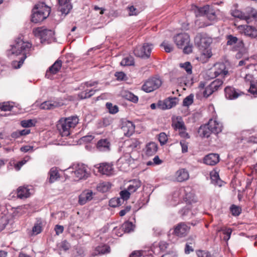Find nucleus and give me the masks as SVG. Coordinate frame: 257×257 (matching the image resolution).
<instances>
[{"label": "nucleus", "mask_w": 257, "mask_h": 257, "mask_svg": "<svg viewBox=\"0 0 257 257\" xmlns=\"http://www.w3.org/2000/svg\"><path fill=\"white\" fill-rule=\"evenodd\" d=\"M31 48L32 44L25 40L23 36L21 35L16 39L15 44L12 46V53L17 56L22 55V57L19 61L15 60L12 62V64L14 68H20L27 56L30 55Z\"/></svg>", "instance_id": "1"}, {"label": "nucleus", "mask_w": 257, "mask_h": 257, "mask_svg": "<svg viewBox=\"0 0 257 257\" xmlns=\"http://www.w3.org/2000/svg\"><path fill=\"white\" fill-rule=\"evenodd\" d=\"M195 42L201 52L198 59L202 63L206 62L212 55L210 48V44L212 42V39L206 34H199L195 37Z\"/></svg>", "instance_id": "2"}, {"label": "nucleus", "mask_w": 257, "mask_h": 257, "mask_svg": "<svg viewBox=\"0 0 257 257\" xmlns=\"http://www.w3.org/2000/svg\"><path fill=\"white\" fill-rule=\"evenodd\" d=\"M78 118L76 116L61 118L57 124V128L62 137L70 135L72 129L78 123Z\"/></svg>", "instance_id": "3"}, {"label": "nucleus", "mask_w": 257, "mask_h": 257, "mask_svg": "<svg viewBox=\"0 0 257 257\" xmlns=\"http://www.w3.org/2000/svg\"><path fill=\"white\" fill-rule=\"evenodd\" d=\"M51 8L45 3H38L32 10V22L35 23L42 22L49 16Z\"/></svg>", "instance_id": "4"}, {"label": "nucleus", "mask_w": 257, "mask_h": 257, "mask_svg": "<svg viewBox=\"0 0 257 257\" xmlns=\"http://www.w3.org/2000/svg\"><path fill=\"white\" fill-rule=\"evenodd\" d=\"M174 41L179 48H183V52L189 54L192 51V46L190 45V37L186 33H180L174 37Z\"/></svg>", "instance_id": "5"}, {"label": "nucleus", "mask_w": 257, "mask_h": 257, "mask_svg": "<svg viewBox=\"0 0 257 257\" xmlns=\"http://www.w3.org/2000/svg\"><path fill=\"white\" fill-rule=\"evenodd\" d=\"M162 80L157 77H153L148 79L142 86V90L149 93L158 89L162 85Z\"/></svg>", "instance_id": "6"}, {"label": "nucleus", "mask_w": 257, "mask_h": 257, "mask_svg": "<svg viewBox=\"0 0 257 257\" xmlns=\"http://www.w3.org/2000/svg\"><path fill=\"white\" fill-rule=\"evenodd\" d=\"M195 13L197 16H205L210 21L214 22L216 19V15L215 11L208 5L201 8L196 7Z\"/></svg>", "instance_id": "7"}, {"label": "nucleus", "mask_w": 257, "mask_h": 257, "mask_svg": "<svg viewBox=\"0 0 257 257\" xmlns=\"http://www.w3.org/2000/svg\"><path fill=\"white\" fill-rule=\"evenodd\" d=\"M153 48V45L151 44H144L143 46L136 47L134 53L137 57L148 58L150 56Z\"/></svg>", "instance_id": "8"}, {"label": "nucleus", "mask_w": 257, "mask_h": 257, "mask_svg": "<svg viewBox=\"0 0 257 257\" xmlns=\"http://www.w3.org/2000/svg\"><path fill=\"white\" fill-rule=\"evenodd\" d=\"M190 226L185 222H181L177 224L173 228V234L179 237H184L189 232Z\"/></svg>", "instance_id": "9"}, {"label": "nucleus", "mask_w": 257, "mask_h": 257, "mask_svg": "<svg viewBox=\"0 0 257 257\" xmlns=\"http://www.w3.org/2000/svg\"><path fill=\"white\" fill-rule=\"evenodd\" d=\"M33 33L35 36L39 37L44 41L48 40L54 36V32L51 30L44 29L43 28H37L34 30Z\"/></svg>", "instance_id": "10"}, {"label": "nucleus", "mask_w": 257, "mask_h": 257, "mask_svg": "<svg viewBox=\"0 0 257 257\" xmlns=\"http://www.w3.org/2000/svg\"><path fill=\"white\" fill-rule=\"evenodd\" d=\"M226 38L227 45L232 46L234 50H240L244 47V43L241 39L232 35H227Z\"/></svg>", "instance_id": "11"}, {"label": "nucleus", "mask_w": 257, "mask_h": 257, "mask_svg": "<svg viewBox=\"0 0 257 257\" xmlns=\"http://www.w3.org/2000/svg\"><path fill=\"white\" fill-rule=\"evenodd\" d=\"M237 29L241 34H244L251 39L257 38V29L252 26L240 25Z\"/></svg>", "instance_id": "12"}, {"label": "nucleus", "mask_w": 257, "mask_h": 257, "mask_svg": "<svg viewBox=\"0 0 257 257\" xmlns=\"http://www.w3.org/2000/svg\"><path fill=\"white\" fill-rule=\"evenodd\" d=\"M94 167L98 169V171L103 174L107 176H110L113 174L114 169L113 165L109 163H102L96 164Z\"/></svg>", "instance_id": "13"}, {"label": "nucleus", "mask_w": 257, "mask_h": 257, "mask_svg": "<svg viewBox=\"0 0 257 257\" xmlns=\"http://www.w3.org/2000/svg\"><path fill=\"white\" fill-rule=\"evenodd\" d=\"M74 174L77 180L86 179L90 175L89 171L84 164H78L74 171Z\"/></svg>", "instance_id": "14"}, {"label": "nucleus", "mask_w": 257, "mask_h": 257, "mask_svg": "<svg viewBox=\"0 0 257 257\" xmlns=\"http://www.w3.org/2000/svg\"><path fill=\"white\" fill-rule=\"evenodd\" d=\"M225 96L228 99H235L243 94L238 89L231 86H227L224 89Z\"/></svg>", "instance_id": "15"}, {"label": "nucleus", "mask_w": 257, "mask_h": 257, "mask_svg": "<svg viewBox=\"0 0 257 257\" xmlns=\"http://www.w3.org/2000/svg\"><path fill=\"white\" fill-rule=\"evenodd\" d=\"M214 75L212 78L216 77L218 76L224 77L228 74V71L226 70V66L223 63H217L214 65V68L212 69Z\"/></svg>", "instance_id": "16"}, {"label": "nucleus", "mask_w": 257, "mask_h": 257, "mask_svg": "<svg viewBox=\"0 0 257 257\" xmlns=\"http://www.w3.org/2000/svg\"><path fill=\"white\" fill-rule=\"evenodd\" d=\"M71 0H58V10L65 16L69 14L72 9Z\"/></svg>", "instance_id": "17"}, {"label": "nucleus", "mask_w": 257, "mask_h": 257, "mask_svg": "<svg viewBox=\"0 0 257 257\" xmlns=\"http://www.w3.org/2000/svg\"><path fill=\"white\" fill-rule=\"evenodd\" d=\"M62 62L60 59L56 60L55 63L51 66L46 71L45 76L47 78L51 79L52 75L55 74L59 72L62 67Z\"/></svg>", "instance_id": "18"}, {"label": "nucleus", "mask_w": 257, "mask_h": 257, "mask_svg": "<svg viewBox=\"0 0 257 257\" xmlns=\"http://www.w3.org/2000/svg\"><path fill=\"white\" fill-rule=\"evenodd\" d=\"M135 128L134 124L131 121H124L122 123L121 130L125 136H131L135 132Z\"/></svg>", "instance_id": "19"}, {"label": "nucleus", "mask_w": 257, "mask_h": 257, "mask_svg": "<svg viewBox=\"0 0 257 257\" xmlns=\"http://www.w3.org/2000/svg\"><path fill=\"white\" fill-rule=\"evenodd\" d=\"M94 194L92 190H85L83 191L79 196V204L82 205L86 204L88 201H91Z\"/></svg>", "instance_id": "20"}, {"label": "nucleus", "mask_w": 257, "mask_h": 257, "mask_svg": "<svg viewBox=\"0 0 257 257\" xmlns=\"http://www.w3.org/2000/svg\"><path fill=\"white\" fill-rule=\"evenodd\" d=\"M174 177L177 182H182L189 179V173L186 169L180 168L175 172Z\"/></svg>", "instance_id": "21"}, {"label": "nucleus", "mask_w": 257, "mask_h": 257, "mask_svg": "<svg viewBox=\"0 0 257 257\" xmlns=\"http://www.w3.org/2000/svg\"><path fill=\"white\" fill-rule=\"evenodd\" d=\"M207 124L212 133L214 134H218L222 131V124L220 122L217 121L216 119H209Z\"/></svg>", "instance_id": "22"}, {"label": "nucleus", "mask_w": 257, "mask_h": 257, "mask_svg": "<svg viewBox=\"0 0 257 257\" xmlns=\"http://www.w3.org/2000/svg\"><path fill=\"white\" fill-rule=\"evenodd\" d=\"M126 151L128 152L138 150L140 148V142L137 139H131L125 142Z\"/></svg>", "instance_id": "23"}, {"label": "nucleus", "mask_w": 257, "mask_h": 257, "mask_svg": "<svg viewBox=\"0 0 257 257\" xmlns=\"http://www.w3.org/2000/svg\"><path fill=\"white\" fill-rule=\"evenodd\" d=\"M219 161V156L217 154H209L206 155L203 159L204 163L208 165L213 166Z\"/></svg>", "instance_id": "24"}, {"label": "nucleus", "mask_w": 257, "mask_h": 257, "mask_svg": "<svg viewBox=\"0 0 257 257\" xmlns=\"http://www.w3.org/2000/svg\"><path fill=\"white\" fill-rule=\"evenodd\" d=\"M158 150V145L155 142L148 143L145 148V154L146 155L151 156L155 155Z\"/></svg>", "instance_id": "25"}, {"label": "nucleus", "mask_w": 257, "mask_h": 257, "mask_svg": "<svg viewBox=\"0 0 257 257\" xmlns=\"http://www.w3.org/2000/svg\"><path fill=\"white\" fill-rule=\"evenodd\" d=\"M110 251V247L107 245H101L95 247L94 250L92 253L93 256H96L100 254H103L109 253Z\"/></svg>", "instance_id": "26"}, {"label": "nucleus", "mask_w": 257, "mask_h": 257, "mask_svg": "<svg viewBox=\"0 0 257 257\" xmlns=\"http://www.w3.org/2000/svg\"><path fill=\"white\" fill-rule=\"evenodd\" d=\"M110 143L107 139L100 140L97 144V148L102 152H106L110 150Z\"/></svg>", "instance_id": "27"}, {"label": "nucleus", "mask_w": 257, "mask_h": 257, "mask_svg": "<svg viewBox=\"0 0 257 257\" xmlns=\"http://www.w3.org/2000/svg\"><path fill=\"white\" fill-rule=\"evenodd\" d=\"M142 182L138 179H134L130 181L129 185L127 189L131 193H133L141 186Z\"/></svg>", "instance_id": "28"}, {"label": "nucleus", "mask_w": 257, "mask_h": 257, "mask_svg": "<svg viewBox=\"0 0 257 257\" xmlns=\"http://www.w3.org/2000/svg\"><path fill=\"white\" fill-rule=\"evenodd\" d=\"M198 133L201 137L208 138L210 136L212 132L208 124H205L200 126L198 130Z\"/></svg>", "instance_id": "29"}, {"label": "nucleus", "mask_w": 257, "mask_h": 257, "mask_svg": "<svg viewBox=\"0 0 257 257\" xmlns=\"http://www.w3.org/2000/svg\"><path fill=\"white\" fill-rule=\"evenodd\" d=\"M30 195V189L25 187H20L17 190V196L23 199L28 198Z\"/></svg>", "instance_id": "30"}, {"label": "nucleus", "mask_w": 257, "mask_h": 257, "mask_svg": "<svg viewBox=\"0 0 257 257\" xmlns=\"http://www.w3.org/2000/svg\"><path fill=\"white\" fill-rule=\"evenodd\" d=\"M60 106L58 102L47 101L42 103L40 105L41 109H52Z\"/></svg>", "instance_id": "31"}, {"label": "nucleus", "mask_w": 257, "mask_h": 257, "mask_svg": "<svg viewBox=\"0 0 257 257\" xmlns=\"http://www.w3.org/2000/svg\"><path fill=\"white\" fill-rule=\"evenodd\" d=\"M49 180L50 183H52L59 178V174L56 168H52L49 171Z\"/></svg>", "instance_id": "32"}, {"label": "nucleus", "mask_w": 257, "mask_h": 257, "mask_svg": "<svg viewBox=\"0 0 257 257\" xmlns=\"http://www.w3.org/2000/svg\"><path fill=\"white\" fill-rule=\"evenodd\" d=\"M231 14L234 17L238 18L242 20H245L246 21L247 23H249L248 20L249 19V16L245 15L238 10H232Z\"/></svg>", "instance_id": "33"}, {"label": "nucleus", "mask_w": 257, "mask_h": 257, "mask_svg": "<svg viewBox=\"0 0 257 257\" xmlns=\"http://www.w3.org/2000/svg\"><path fill=\"white\" fill-rule=\"evenodd\" d=\"M177 103L178 99L176 97L168 98L164 101L165 108L170 109L176 106Z\"/></svg>", "instance_id": "34"}, {"label": "nucleus", "mask_w": 257, "mask_h": 257, "mask_svg": "<svg viewBox=\"0 0 257 257\" xmlns=\"http://www.w3.org/2000/svg\"><path fill=\"white\" fill-rule=\"evenodd\" d=\"M111 187L110 184L108 182H100L97 186V190L99 192H106Z\"/></svg>", "instance_id": "35"}, {"label": "nucleus", "mask_w": 257, "mask_h": 257, "mask_svg": "<svg viewBox=\"0 0 257 257\" xmlns=\"http://www.w3.org/2000/svg\"><path fill=\"white\" fill-rule=\"evenodd\" d=\"M135 63L134 59L132 56H128L124 57L121 61L120 65L121 66H132Z\"/></svg>", "instance_id": "36"}, {"label": "nucleus", "mask_w": 257, "mask_h": 257, "mask_svg": "<svg viewBox=\"0 0 257 257\" xmlns=\"http://www.w3.org/2000/svg\"><path fill=\"white\" fill-rule=\"evenodd\" d=\"M95 91L92 89H86L80 92L78 96L81 99L87 98L92 96L94 94Z\"/></svg>", "instance_id": "37"}, {"label": "nucleus", "mask_w": 257, "mask_h": 257, "mask_svg": "<svg viewBox=\"0 0 257 257\" xmlns=\"http://www.w3.org/2000/svg\"><path fill=\"white\" fill-rule=\"evenodd\" d=\"M121 226L122 228V229H123L124 232L126 233H128L133 231L135 227L133 223L129 221L125 222Z\"/></svg>", "instance_id": "38"}, {"label": "nucleus", "mask_w": 257, "mask_h": 257, "mask_svg": "<svg viewBox=\"0 0 257 257\" xmlns=\"http://www.w3.org/2000/svg\"><path fill=\"white\" fill-rule=\"evenodd\" d=\"M172 126L175 130H183L184 128L185 127L184 122L181 120V117L179 118V119L175 122H173L172 123Z\"/></svg>", "instance_id": "39"}, {"label": "nucleus", "mask_w": 257, "mask_h": 257, "mask_svg": "<svg viewBox=\"0 0 257 257\" xmlns=\"http://www.w3.org/2000/svg\"><path fill=\"white\" fill-rule=\"evenodd\" d=\"M223 81L220 79H216L213 82H212L210 84V87L213 88V89L216 91H217L222 85Z\"/></svg>", "instance_id": "40"}, {"label": "nucleus", "mask_w": 257, "mask_h": 257, "mask_svg": "<svg viewBox=\"0 0 257 257\" xmlns=\"http://www.w3.org/2000/svg\"><path fill=\"white\" fill-rule=\"evenodd\" d=\"M230 211L233 216H238L241 212V209L240 207L235 205H232L230 208Z\"/></svg>", "instance_id": "41"}, {"label": "nucleus", "mask_w": 257, "mask_h": 257, "mask_svg": "<svg viewBox=\"0 0 257 257\" xmlns=\"http://www.w3.org/2000/svg\"><path fill=\"white\" fill-rule=\"evenodd\" d=\"M106 106L108 109L109 113L111 114L116 113L118 111V107L116 105H113L111 103H106Z\"/></svg>", "instance_id": "42"}, {"label": "nucleus", "mask_w": 257, "mask_h": 257, "mask_svg": "<svg viewBox=\"0 0 257 257\" xmlns=\"http://www.w3.org/2000/svg\"><path fill=\"white\" fill-rule=\"evenodd\" d=\"M181 67L184 68L188 74L192 73V65L189 62H186L184 63H181L180 64Z\"/></svg>", "instance_id": "43"}, {"label": "nucleus", "mask_w": 257, "mask_h": 257, "mask_svg": "<svg viewBox=\"0 0 257 257\" xmlns=\"http://www.w3.org/2000/svg\"><path fill=\"white\" fill-rule=\"evenodd\" d=\"M126 9L128 12V15L130 16H137L139 13V11L134 6H128Z\"/></svg>", "instance_id": "44"}, {"label": "nucleus", "mask_w": 257, "mask_h": 257, "mask_svg": "<svg viewBox=\"0 0 257 257\" xmlns=\"http://www.w3.org/2000/svg\"><path fill=\"white\" fill-rule=\"evenodd\" d=\"M193 102V96L192 94L186 97L183 101V105L188 106Z\"/></svg>", "instance_id": "45"}, {"label": "nucleus", "mask_w": 257, "mask_h": 257, "mask_svg": "<svg viewBox=\"0 0 257 257\" xmlns=\"http://www.w3.org/2000/svg\"><path fill=\"white\" fill-rule=\"evenodd\" d=\"M215 91L214 89H213V88L211 87L210 84H209L205 88L203 94L204 97H208Z\"/></svg>", "instance_id": "46"}, {"label": "nucleus", "mask_w": 257, "mask_h": 257, "mask_svg": "<svg viewBox=\"0 0 257 257\" xmlns=\"http://www.w3.org/2000/svg\"><path fill=\"white\" fill-rule=\"evenodd\" d=\"M163 161L159 158L158 156H155L153 159V161H148L147 163V165L148 166L150 165H159L162 163Z\"/></svg>", "instance_id": "47"}, {"label": "nucleus", "mask_w": 257, "mask_h": 257, "mask_svg": "<svg viewBox=\"0 0 257 257\" xmlns=\"http://www.w3.org/2000/svg\"><path fill=\"white\" fill-rule=\"evenodd\" d=\"M21 123L24 127H29L34 126L35 122L32 119H28L22 121Z\"/></svg>", "instance_id": "48"}, {"label": "nucleus", "mask_w": 257, "mask_h": 257, "mask_svg": "<svg viewBox=\"0 0 257 257\" xmlns=\"http://www.w3.org/2000/svg\"><path fill=\"white\" fill-rule=\"evenodd\" d=\"M158 140L161 145L165 144L168 141V137L164 133H161L159 135Z\"/></svg>", "instance_id": "49"}, {"label": "nucleus", "mask_w": 257, "mask_h": 257, "mask_svg": "<svg viewBox=\"0 0 257 257\" xmlns=\"http://www.w3.org/2000/svg\"><path fill=\"white\" fill-rule=\"evenodd\" d=\"M121 226H116L114 227L112 230V234H115L117 236H121L124 231Z\"/></svg>", "instance_id": "50"}, {"label": "nucleus", "mask_w": 257, "mask_h": 257, "mask_svg": "<svg viewBox=\"0 0 257 257\" xmlns=\"http://www.w3.org/2000/svg\"><path fill=\"white\" fill-rule=\"evenodd\" d=\"M131 194L132 193L126 189L120 191V196L123 200H127L130 198Z\"/></svg>", "instance_id": "51"}, {"label": "nucleus", "mask_w": 257, "mask_h": 257, "mask_svg": "<svg viewBox=\"0 0 257 257\" xmlns=\"http://www.w3.org/2000/svg\"><path fill=\"white\" fill-rule=\"evenodd\" d=\"M42 231V226L40 223H36L34 225L32 229L33 234L37 235Z\"/></svg>", "instance_id": "52"}, {"label": "nucleus", "mask_w": 257, "mask_h": 257, "mask_svg": "<svg viewBox=\"0 0 257 257\" xmlns=\"http://www.w3.org/2000/svg\"><path fill=\"white\" fill-rule=\"evenodd\" d=\"M210 177L212 181H214L216 184L218 183V181L220 179L217 172L215 171L211 172L210 173Z\"/></svg>", "instance_id": "53"}, {"label": "nucleus", "mask_w": 257, "mask_h": 257, "mask_svg": "<svg viewBox=\"0 0 257 257\" xmlns=\"http://www.w3.org/2000/svg\"><path fill=\"white\" fill-rule=\"evenodd\" d=\"M161 46L163 47L165 51L167 53L171 52L173 49V47L170 44L165 42H163Z\"/></svg>", "instance_id": "54"}, {"label": "nucleus", "mask_w": 257, "mask_h": 257, "mask_svg": "<svg viewBox=\"0 0 257 257\" xmlns=\"http://www.w3.org/2000/svg\"><path fill=\"white\" fill-rule=\"evenodd\" d=\"M29 160V157H25L23 160L18 162L15 165V168L17 170H20V168L26 163V162Z\"/></svg>", "instance_id": "55"}, {"label": "nucleus", "mask_w": 257, "mask_h": 257, "mask_svg": "<svg viewBox=\"0 0 257 257\" xmlns=\"http://www.w3.org/2000/svg\"><path fill=\"white\" fill-rule=\"evenodd\" d=\"M249 91L253 94H257V83H251L250 85V87L249 89Z\"/></svg>", "instance_id": "56"}, {"label": "nucleus", "mask_w": 257, "mask_h": 257, "mask_svg": "<svg viewBox=\"0 0 257 257\" xmlns=\"http://www.w3.org/2000/svg\"><path fill=\"white\" fill-rule=\"evenodd\" d=\"M120 205L119 198H113L110 200L109 205L111 207H115Z\"/></svg>", "instance_id": "57"}, {"label": "nucleus", "mask_w": 257, "mask_h": 257, "mask_svg": "<svg viewBox=\"0 0 257 257\" xmlns=\"http://www.w3.org/2000/svg\"><path fill=\"white\" fill-rule=\"evenodd\" d=\"M182 148V152L185 153L188 152V143L184 140H181L180 142Z\"/></svg>", "instance_id": "58"}, {"label": "nucleus", "mask_w": 257, "mask_h": 257, "mask_svg": "<svg viewBox=\"0 0 257 257\" xmlns=\"http://www.w3.org/2000/svg\"><path fill=\"white\" fill-rule=\"evenodd\" d=\"M13 106L10 105L9 103H4L1 106V109L3 111H10L13 108Z\"/></svg>", "instance_id": "59"}, {"label": "nucleus", "mask_w": 257, "mask_h": 257, "mask_svg": "<svg viewBox=\"0 0 257 257\" xmlns=\"http://www.w3.org/2000/svg\"><path fill=\"white\" fill-rule=\"evenodd\" d=\"M190 212V208L188 206H186L182 208L179 212L180 214L182 216H185L189 215Z\"/></svg>", "instance_id": "60"}, {"label": "nucleus", "mask_w": 257, "mask_h": 257, "mask_svg": "<svg viewBox=\"0 0 257 257\" xmlns=\"http://www.w3.org/2000/svg\"><path fill=\"white\" fill-rule=\"evenodd\" d=\"M115 76L118 80H123L126 77V75L123 72H117L115 73Z\"/></svg>", "instance_id": "61"}, {"label": "nucleus", "mask_w": 257, "mask_h": 257, "mask_svg": "<svg viewBox=\"0 0 257 257\" xmlns=\"http://www.w3.org/2000/svg\"><path fill=\"white\" fill-rule=\"evenodd\" d=\"M54 229L56 232V235H58L63 232L64 227L62 225L57 224L55 225Z\"/></svg>", "instance_id": "62"}, {"label": "nucleus", "mask_w": 257, "mask_h": 257, "mask_svg": "<svg viewBox=\"0 0 257 257\" xmlns=\"http://www.w3.org/2000/svg\"><path fill=\"white\" fill-rule=\"evenodd\" d=\"M126 96H128L127 98L132 102H137L138 101V97L132 93H128Z\"/></svg>", "instance_id": "63"}, {"label": "nucleus", "mask_w": 257, "mask_h": 257, "mask_svg": "<svg viewBox=\"0 0 257 257\" xmlns=\"http://www.w3.org/2000/svg\"><path fill=\"white\" fill-rule=\"evenodd\" d=\"M61 247L64 250L66 251V250H68L70 248V245L66 240H64L61 243Z\"/></svg>", "instance_id": "64"}]
</instances>
